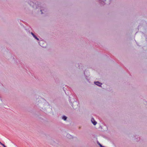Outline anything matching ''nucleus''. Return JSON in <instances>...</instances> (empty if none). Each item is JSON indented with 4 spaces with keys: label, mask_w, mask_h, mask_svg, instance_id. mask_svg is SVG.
Returning a JSON list of instances; mask_svg holds the SVG:
<instances>
[{
    "label": "nucleus",
    "mask_w": 147,
    "mask_h": 147,
    "mask_svg": "<svg viewBox=\"0 0 147 147\" xmlns=\"http://www.w3.org/2000/svg\"><path fill=\"white\" fill-rule=\"evenodd\" d=\"M35 39H37V40H39V39L38 38H37V37H36V38H35Z\"/></svg>",
    "instance_id": "9d476101"
},
{
    "label": "nucleus",
    "mask_w": 147,
    "mask_h": 147,
    "mask_svg": "<svg viewBox=\"0 0 147 147\" xmlns=\"http://www.w3.org/2000/svg\"><path fill=\"white\" fill-rule=\"evenodd\" d=\"M1 143V142L0 141V143Z\"/></svg>",
    "instance_id": "f8f14e48"
},
{
    "label": "nucleus",
    "mask_w": 147,
    "mask_h": 147,
    "mask_svg": "<svg viewBox=\"0 0 147 147\" xmlns=\"http://www.w3.org/2000/svg\"><path fill=\"white\" fill-rule=\"evenodd\" d=\"M0 144L1 145H2L4 147H6L5 146V145L4 144H2V143H1V142L0 143Z\"/></svg>",
    "instance_id": "423d86ee"
},
{
    "label": "nucleus",
    "mask_w": 147,
    "mask_h": 147,
    "mask_svg": "<svg viewBox=\"0 0 147 147\" xmlns=\"http://www.w3.org/2000/svg\"><path fill=\"white\" fill-rule=\"evenodd\" d=\"M94 83L96 85H97L98 86H100L102 84L98 82H95Z\"/></svg>",
    "instance_id": "20e7f679"
},
{
    "label": "nucleus",
    "mask_w": 147,
    "mask_h": 147,
    "mask_svg": "<svg viewBox=\"0 0 147 147\" xmlns=\"http://www.w3.org/2000/svg\"><path fill=\"white\" fill-rule=\"evenodd\" d=\"M31 34L32 35L33 37H35V35H34V34L32 33H31Z\"/></svg>",
    "instance_id": "0eeeda50"
},
{
    "label": "nucleus",
    "mask_w": 147,
    "mask_h": 147,
    "mask_svg": "<svg viewBox=\"0 0 147 147\" xmlns=\"http://www.w3.org/2000/svg\"><path fill=\"white\" fill-rule=\"evenodd\" d=\"M99 145H100V147H105L102 146V145L101 144H99Z\"/></svg>",
    "instance_id": "6e6552de"
},
{
    "label": "nucleus",
    "mask_w": 147,
    "mask_h": 147,
    "mask_svg": "<svg viewBox=\"0 0 147 147\" xmlns=\"http://www.w3.org/2000/svg\"><path fill=\"white\" fill-rule=\"evenodd\" d=\"M91 121L92 123H93L94 125H96L97 123V122L93 118H92L91 119Z\"/></svg>",
    "instance_id": "7ed1b4c3"
},
{
    "label": "nucleus",
    "mask_w": 147,
    "mask_h": 147,
    "mask_svg": "<svg viewBox=\"0 0 147 147\" xmlns=\"http://www.w3.org/2000/svg\"><path fill=\"white\" fill-rule=\"evenodd\" d=\"M35 39H37V40H39V39L38 38H37V37H36V38H35Z\"/></svg>",
    "instance_id": "1a4fd4ad"
},
{
    "label": "nucleus",
    "mask_w": 147,
    "mask_h": 147,
    "mask_svg": "<svg viewBox=\"0 0 147 147\" xmlns=\"http://www.w3.org/2000/svg\"><path fill=\"white\" fill-rule=\"evenodd\" d=\"M34 37V38H36V36H35V37Z\"/></svg>",
    "instance_id": "9b49d317"
},
{
    "label": "nucleus",
    "mask_w": 147,
    "mask_h": 147,
    "mask_svg": "<svg viewBox=\"0 0 147 147\" xmlns=\"http://www.w3.org/2000/svg\"><path fill=\"white\" fill-rule=\"evenodd\" d=\"M67 118V117L65 115H63L62 117V119L64 121H66Z\"/></svg>",
    "instance_id": "39448f33"
},
{
    "label": "nucleus",
    "mask_w": 147,
    "mask_h": 147,
    "mask_svg": "<svg viewBox=\"0 0 147 147\" xmlns=\"http://www.w3.org/2000/svg\"><path fill=\"white\" fill-rule=\"evenodd\" d=\"M48 142L50 144L54 146H55L57 144L55 141L51 139L49 140Z\"/></svg>",
    "instance_id": "f03ea898"
},
{
    "label": "nucleus",
    "mask_w": 147,
    "mask_h": 147,
    "mask_svg": "<svg viewBox=\"0 0 147 147\" xmlns=\"http://www.w3.org/2000/svg\"><path fill=\"white\" fill-rule=\"evenodd\" d=\"M38 105H39V107L44 110L46 109L49 106L48 104L46 102L45 103L40 102H39Z\"/></svg>",
    "instance_id": "f257e3e1"
}]
</instances>
